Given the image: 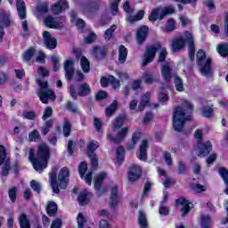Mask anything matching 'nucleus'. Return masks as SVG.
Segmentation results:
<instances>
[{"mask_svg": "<svg viewBox=\"0 0 228 228\" xmlns=\"http://www.w3.org/2000/svg\"><path fill=\"white\" fill-rule=\"evenodd\" d=\"M109 83L117 90V88H120V82L117 80L113 76L109 77Z\"/></svg>", "mask_w": 228, "mask_h": 228, "instance_id": "13d9d810", "label": "nucleus"}, {"mask_svg": "<svg viewBox=\"0 0 228 228\" xmlns=\"http://www.w3.org/2000/svg\"><path fill=\"white\" fill-rule=\"evenodd\" d=\"M28 138L30 142H37V140L40 138V133H38L37 130H34L29 133Z\"/></svg>", "mask_w": 228, "mask_h": 228, "instance_id": "680f3d73", "label": "nucleus"}, {"mask_svg": "<svg viewBox=\"0 0 228 228\" xmlns=\"http://www.w3.org/2000/svg\"><path fill=\"white\" fill-rule=\"evenodd\" d=\"M0 24L5 28H8V26H10V16H8V14H1Z\"/></svg>", "mask_w": 228, "mask_h": 228, "instance_id": "09e8293b", "label": "nucleus"}, {"mask_svg": "<svg viewBox=\"0 0 228 228\" xmlns=\"http://www.w3.org/2000/svg\"><path fill=\"white\" fill-rule=\"evenodd\" d=\"M87 169H88V167L86 166V163L81 162L78 167V172H79L81 178H83L85 176V174H86Z\"/></svg>", "mask_w": 228, "mask_h": 228, "instance_id": "5fc2aeb1", "label": "nucleus"}, {"mask_svg": "<svg viewBox=\"0 0 228 228\" xmlns=\"http://www.w3.org/2000/svg\"><path fill=\"white\" fill-rule=\"evenodd\" d=\"M174 65L172 63L168 62L166 63L161 69V74L165 81L168 82L172 78V69Z\"/></svg>", "mask_w": 228, "mask_h": 228, "instance_id": "412c9836", "label": "nucleus"}, {"mask_svg": "<svg viewBox=\"0 0 228 228\" xmlns=\"http://www.w3.org/2000/svg\"><path fill=\"white\" fill-rule=\"evenodd\" d=\"M202 115L203 117H207V118H209V117H213V108L204 107L202 109Z\"/></svg>", "mask_w": 228, "mask_h": 228, "instance_id": "bf43d9fd", "label": "nucleus"}, {"mask_svg": "<svg viewBox=\"0 0 228 228\" xmlns=\"http://www.w3.org/2000/svg\"><path fill=\"white\" fill-rule=\"evenodd\" d=\"M43 40L46 49H56L57 41L56 38L51 37L49 31H45L43 33Z\"/></svg>", "mask_w": 228, "mask_h": 228, "instance_id": "ddd939ff", "label": "nucleus"}, {"mask_svg": "<svg viewBox=\"0 0 228 228\" xmlns=\"http://www.w3.org/2000/svg\"><path fill=\"white\" fill-rule=\"evenodd\" d=\"M106 178V173H102L98 175L97 178L94 181V189L96 191L101 190V186L102 185V181Z\"/></svg>", "mask_w": 228, "mask_h": 228, "instance_id": "f704fd0d", "label": "nucleus"}, {"mask_svg": "<svg viewBox=\"0 0 228 228\" xmlns=\"http://www.w3.org/2000/svg\"><path fill=\"white\" fill-rule=\"evenodd\" d=\"M37 83L39 86V89L37 90V97H39L43 104H49V101H56V94H54L53 90L47 87V81L37 79Z\"/></svg>", "mask_w": 228, "mask_h": 228, "instance_id": "39448f33", "label": "nucleus"}, {"mask_svg": "<svg viewBox=\"0 0 228 228\" xmlns=\"http://www.w3.org/2000/svg\"><path fill=\"white\" fill-rule=\"evenodd\" d=\"M127 59V48L121 45L118 47V61L120 63H125L126 60Z\"/></svg>", "mask_w": 228, "mask_h": 228, "instance_id": "c85d7f7f", "label": "nucleus"}, {"mask_svg": "<svg viewBox=\"0 0 228 228\" xmlns=\"http://www.w3.org/2000/svg\"><path fill=\"white\" fill-rule=\"evenodd\" d=\"M87 149V154H94L99 149V142L97 141H90Z\"/></svg>", "mask_w": 228, "mask_h": 228, "instance_id": "ea45409f", "label": "nucleus"}, {"mask_svg": "<svg viewBox=\"0 0 228 228\" xmlns=\"http://www.w3.org/2000/svg\"><path fill=\"white\" fill-rule=\"evenodd\" d=\"M63 67L67 81H72L74 78V61L67 60Z\"/></svg>", "mask_w": 228, "mask_h": 228, "instance_id": "f8f14e48", "label": "nucleus"}, {"mask_svg": "<svg viewBox=\"0 0 228 228\" xmlns=\"http://www.w3.org/2000/svg\"><path fill=\"white\" fill-rule=\"evenodd\" d=\"M51 127H53V120L52 119H50L45 123L43 129H42V134H47V133H49V129H51Z\"/></svg>", "mask_w": 228, "mask_h": 228, "instance_id": "6e6d98bb", "label": "nucleus"}, {"mask_svg": "<svg viewBox=\"0 0 228 228\" xmlns=\"http://www.w3.org/2000/svg\"><path fill=\"white\" fill-rule=\"evenodd\" d=\"M217 53L223 58L228 55V44H222L217 45Z\"/></svg>", "mask_w": 228, "mask_h": 228, "instance_id": "c9c22d12", "label": "nucleus"}, {"mask_svg": "<svg viewBox=\"0 0 228 228\" xmlns=\"http://www.w3.org/2000/svg\"><path fill=\"white\" fill-rule=\"evenodd\" d=\"M20 228H31V223L28 218V216L24 213L20 214L18 217Z\"/></svg>", "mask_w": 228, "mask_h": 228, "instance_id": "bb28decb", "label": "nucleus"}, {"mask_svg": "<svg viewBox=\"0 0 228 228\" xmlns=\"http://www.w3.org/2000/svg\"><path fill=\"white\" fill-rule=\"evenodd\" d=\"M210 225H211V216H201V227L209 228Z\"/></svg>", "mask_w": 228, "mask_h": 228, "instance_id": "de8ad7c7", "label": "nucleus"}, {"mask_svg": "<svg viewBox=\"0 0 228 228\" xmlns=\"http://www.w3.org/2000/svg\"><path fill=\"white\" fill-rule=\"evenodd\" d=\"M8 195L10 200L15 202V200H17V187H12L8 191Z\"/></svg>", "mask_w": 228, "mask_h": 228, "instance_id": "603ef678", "label": "nucleus"}, {"mask_svg": "<svg viewBox=\"0 0 228 228\" xmlns=\"http://www.w3.org/2000/svg\"><path fill=\"white\" fill-rule=\"evenodd\" d=\"M192 190L196 193H202V191H206V186H204L200 183H195L192 185Z\"/></svg>", "mask_w": 228, "mask_h": 228, "instance_id": "4d7b16f0", "label": "nucleus"}, {"mask_svg": "<svg viewBox=\"0 0 228 228\" xmlns=\"http://www.w3.org/2000/svg\"><path fill=\"white\" fill-rule=\"evenodd\" d=\"M35 55V48L31 47L23 53V60L27 63L31 61V58Z\"/></svg>", "mask_w": 228, "mask_h": 228, "instance_id": "e433bc0d", "label": "nucleus"}, {"mask_svg": "<svg viewBox=\"0 0 228 228\" xmlns=\"http://www.w3.org/2000/svg\"><path fill=\"white\" fill-rule=\"evenodd\" d=\"M44 22L47 28H53V29H61L63 28V22L58 21V19H54L53 16L45 18Z\"/></svg>", "mask_w": 228, "mask_h": 228, "instance_id": "2eb2a0df", "label": "nucleus"}, {"mask_svg": "<svg viewBox=\"0 0 228 228\" xmlns=\"http://www.w3.org/2000/svg\"><path fill=\"white\" fill-rule=\"evenodd\" d=\"M174 29H175V20H169L167 21V27L165 28V31L170 32V31H174Z\"/></svg>", "mask_w": 228, "mask_h": 228, "instance_id": "69168bd1", "label": "nucleus"}, {"mask_svg": "<svg viewBox=\"0 0 228 228\" xmlns=\"http://www.w3.org/2000/svg\"><path fill=\"white\" fill-rule=\"evenodd\" d=\"M142 177V167L139 165L133 164L128 169V180L131 183L138 181Z\"/></svg>", "mask_w": 228, "mask_h": 228, "instance_id": "9d476101", "label": "nucleus"}, {"mask_svg": "<svg viewBox=\"0 0 228 228\" xmlns=\"http://www.w3.org/2000/svg\"><path fill=\"white\" fill-rule=\"evenodd\" d=\"M117 158L118 161H124V147H118L117 149Z\"/></svg>", "mask_w": 228, "mask_h": 228, "instance_id": "774afa93", "label": "nucleus"}, {"mask_svg": "<svg viewBox=\"0 0 228 228\" xmlns=\"http://www.w3.org/2000/svg\"><path fill=\"white\" fill-rule=\"evenodd\" d=\"M148 33H149V27L147 26H142L137 30L136 42L137 44H139V45H142V44L145 42Z\"/></svg>", "mask_w": 228, "mask_h": 228, "instance_id": "a211bd4d", "label": "nucleus"}, {"mask_svg": "<svg viewBox=\"0 0 228 228\" xmlns=\"http://www.w3.org/2000/svg\"><path fill=\"white\" fill-rule=\"evenodd\" d=\"M67 8H69L67 1L61 0L52 6V12L54 15H58V13H61V12H63V10H67Z\"/></svg>", "mask_w": 228, "mask_h": 228, "instance_id": "aec40b11", "label": "nucleus"}, {"mask_svg": "<svg viewBox=\"0 0 228 228\" xmlns=\"http://www.w3.org/2000/svg\"><path fill=\"white\" fill-rule=\"evenodd\" d=\"M46 211L49 216H54V215H56V212L58 211V205H56V203L53 201L48 202Z\"/></svg>", "mask_w": 228, "mask_h": 228, "instance_id": "7c9ffc66", "label": "nucleus"}, {"mask_svg": "<svg viewBox=\"0 0 228 228\" xmlns=\"http://www.w3.org/2000/svg\"><path fill=\"white\" fill-rule=\"evenodd\" d=\"M57 168H53L50 173L49 183L54 193H60V188L65 190L69 183V168L63 167L60 170L58 179L56 180Z\"/></svg>", "mask_w": 228, "mask_h": 228, "instance_id": "7ed1b4c3", "label": "nucleus"}, {"mask_svg": "<svg viewBox=\"0 0 228 228\" xmlns=\"http://www.w3.org/2000/svg\"><path fill=\"white\" fill-rule=\"evenodd\" d=\"M184 45H186V39L183 37H176L172 41L171 49L173 53H177L181 51Z\"/></svg>", "mask_w": 228, "mask_h": 228, "instance_id": "f3484780", "label": "nucleus"}, {"mask_svg": "<svg viewBox=\"0 0 228 228\" xmlns=\"http://www.w3.org/2000/svg\"><path fill=\"white\" fill-rule=\"evenodd\" d=\"M140 134H134L132 136V145L128 147L129 150L134 149V145L140 142Z\"/></svg>", "mask_w": 228, "mask_h": 228, "instance_id": "e2e57ef3", "label": "nucleus"}, {"mask_svg": "<svg viewBox=\"0 0 228 228\" xmlns=\"http://www.w3.org/2000/svg\"><path fill=\"white\" fill-rule=\"evenodd\" d=\"M116 29H117V25H112L110 28L105 30V33L103 36L104 38L106 40H111V38H113V33L115 32Z\"/></svg>", "mask_w": 228, "mask_h": 228, "instance_id": "a19ab883", "label": "nucleus"}, {"mask_svg": "<svg viewBox=\"0 0 228 228\" xmlns=\"http://www.w3.org/2000/svg\"><path fill=\"white\" fill-rule=\"evenodd\" d=\"M72 129V126L70 125V122L69 121H64L63 128H62V133L64 136L67 138L70 136V131Z\"/></svg>", "mask_w": 228, "mask_h": 228, "instance_id": "c03bdc74", "label": "nucleus"}, {"mask_svg": "<svg viewBox=\"0 0 228 228\" xmlns=\"http://www.w3.org/2000/svg\"><path fill=\"white\" fill-rule=\"evenodd\" d=\"M30 187L32 188V190H34V191H36L37 193H40V191H42V184H40V183L32 180L30 182Z\"/></svg>", "mask_w": 228, "mask_h": 228, "instance_id": "3c124183", "label": "nucleus"}, {"mask_svg": "<svg viewBox=\"0 0 228 228\" xmlns=\"http://www.w3.org/2000/svg\"><path fill=\"white\" fill-rule=\"evenodd\" d=\"M194 138L198 140V149H199V156L200 158H204V156H208L209 152L213 150V145L211 144V142H207L206 143L202 142V131L201 130H196L194 134Z\"/></svg>", "mask_w": 228, "mask_h": 228, "instance_id": "0eeeda50", "label": "nucleus"}, {"mask_svg": "<svg viewBox=\"0 0 228 228\" xmlns=\"http://www.w3.org/2000/svg\"><path fill=\"white\" fill-rule=\"evenodd\" d=\"M110 207L112 209H117L120 204V196L118 195V186L113 185L110 189V197L109 200Z\"/></svg>", "mask_w": 228, "mask_h": 228, "instance_id": "1a4fd4ad", "label": "nucleus"}, {"mask_svg": "<svg viewBox=\"0 0 228 228\" xmlns=\"http://www.w3.org/2000/svg\"><path fill=\"white\" fill-rule=\"evenodd\" d=\"M77 222L78 228H85L87 219L86 217H85V216L82 213H79L77 217Z\"/></svg>", "mask_w": 228, "mask_h": 228, "instance_id": "79ce46f5", "label": "nucleus"}, {"mask_svg": "<svg viewBox=\"0 0 228 228\" xmlns=\"http://www.w3.org/2000/svg\"><path fill=\"white\" fill-rule=\"evenodd\" d=\"M184 38L187 40L189 45V57L191 60H193V58H195V45L193 44L191 33L185 31Z\"/></svg>", "mask_w": 228, "mask_h": 228, "instance_id": "dca6fc26", "label": "nucleus"}, {"mask_svg": "<svg viewBox=\"0 0 228 228\" xmlns=\"http://www.w3.org/2000/svg\"><path fill=\"white\" fill-rule=\"evenodd\" d=\"M51 61L53 65L54 72H58V70H60V59L57 56H52Z\"/></svg>", "mask_w": 228, "mask_h": 228, "instance_id": "864d4df0", "label": "nucleus"}, {"mask_svg": "<svg viewBox=\"0 0 228 228\" xmlns=\"http://www.w3.org/2000/svg\"><path fill=\"white\" fill-rule=\"evenodd\" d=\"M51 158V149L49 145L45 143H41L38 146L37 158H35V150L30 149L28 152V159L33 165L34 169L37 172L42 173L45 168H47V164Z\"/></svg>", "mask_w": 228, "mask_h": 228, "instance_id": "f257e3e1", "label": "nucleus"}, {"mask_svg": "<svg viewBox=\"0 0 228 228\" xmlns=\"http://www.w3.org/2000/svg\"><path fill=\"white\" fill-rule=\"evenodd\" d=\"M174 12V6L172 5L167 7H158L152 10L151 14L149 16V20H151V22L158 20V19L161 20L162 19H165L167 15H172Z\"/></svg>", "mask_w": 228, "mask_h": 228, "instance_id": "6e6552de", "label": "nucleus"}, {"mask_svg": "<svg viewBox=\"0 0 228 228\" xmlns=\"http://www.w3.org/2000/svg\"><path fill=\"white\" fill-rule=\"evenodd\" d=\"M143 15H145V12L141 10L135 16H130L128 20L129 22H136L137 20H142L143 19Z\"/></svg>", "mask_w": 228, "mask_h": 228, "instance_id": "a18cd8bd", "label": "nucleus"}, {"mask_svg": "<svg viewBox=\"0 0 228 228\" xmlns=\"http://www.w3.org/2000/svg\"><path fill=\"white\" fill-rule=\"evenodd\" d=\"M22 118L27 120H35L37 118V113L35 111L25 110L22 113Z\"/></svg>", "mask_w": 228, "mask_h": 228, "instance_id": "49530a36", "label": "nucleus"}, {"mask_svg": "<svg viewBox=\"0 0 228 228\" xmlns=\"http://www.w3.org/2000/svg\"><path fill=\"white\" fill-rule=\"evenodd\" d=\"M92 54L97 60H101V58H104V54H106V47L104 46H94L92 50Z\"/></svg>", "mask_w": 228, "mask_h": 228, "instance_id": "a878e982", "label": "nucleus"}, {"mask_svg": "<svg viewBox=\"0 0 228 228\" xmlns=\"http://www.w3.org/2000/svg\"><path fill=\"white\" fill-rule=\"evenodd\" d=\"M53 116V109L51 107H46L44 114H43V120H47L49 117Z\"/></svg>", "mask_w": 228, "mask_h": 228, "instance_id": "338daca9", "label": "nucleus"}, {"mask_svg": "<svg viewBox=\"0 0 228 228\" xmlns=\"http://www.w3.org/2000/svg\"><path fill=\"white\" fill-rule=\"evenodd\" d=\"M193 111V105L188 101H183L182 106L175 109L173 113V127L175 131L181 133L184 129V122L191 120L190 113Z\"/></svg>", "mask_w": 228, "mask_h": 228, "instance_id": "f03ea898", "label": "nucleus"}, {"mask_svg": "<svg viewBox=\"0 0 228 228\" xmlns=\"http://www.w3.org/2000/svg\"><path fill=\"white\" fill-rule=\"evenodd\" d=\"M80 10L83 12V13H91V12L99 10V4L95 2L84 3L81 4Z\"/></svg>", "mask_w": 228, "mask_h": 228, "instance_id": "6ab92c4d", "label": "nucleus"}, {"mask_svg": "<svg viewBox=\"0 0 228 228\" xmlns=\"http://www.w3.org/2000/svg\"><path fill=\"white\" fill-rule=\"evenodd\" d=\"M124 126V118H117L114 123V131L120 129Z\"/></svg>", "mask_w": 228, "mask_h": 228, "instance_id": "0e129e2a", "label": "nucleus"}, {"mask_svg": "<svg viewBox=\"0 0 228 228\" xmlns=\"http://www.w3.org/2000/svg\"><path fill=\"white\" fill-rule=\"evenodd\" d=\"M4 159H6V148H4L3 145H0V165L4 163Z\"/></svg>", "mask_w": 228, "mask_h": 228, "instance_id": "052dcab7", "label": "nucleus"}, {"mask_svg": "<svg viewBox=\"0 0 228 228\" xmlns=\"http://www.w3.org/2000/svg\"><path fill=\"white\" fill-rule=\"evenodd\" d=\"M91 92L92 90L88 84H80L77 87V95L80 97H86V95H90Z\"/></svg>", "mask_w": 228, "mask_h": 228, "instance_id": "393cba45", "label": "nucleus"}, {"mask_svg": "<svg viewBox=\"0 0 228 228\" xmlns=\"http://www.w3.org/2000/svg\"><path fill=\"white\" fill-rule=\"evenodd\" d=\"M158 174L159 175H162L163 177H166V180L164 181L163 184L165 188H168V186L172 184V179L167 175V171H165V169L159 168Z\"/></svg>", "mask_w": 228, "mask_h": 228, "instance_id": "473e14b6", "label": "nucleus"}, {"mask_svg": "<svg viewBox=\"0 0 228 228\" xmlns=\"http://www.w3.org/2000/svg\"><path fill=\"white\" fill-rule=\"evenodd\" d=\"M88 158H90L91 159V165H92V168L93 170H95V168H97L98 167V160H97V156L95 155V153H88Z\"/></svg>", "mask_w": 228, "mask_h": 228, "instance_id": "8fccbe9b", "label": "nucleus"}, {"mask_svg": "<svg viewBox=\"0 0 228 228\" xmlns=\"http://www.w3.org/2000/svg\"><path fill=\"white\" fill-rule=\"evenodd\" d=\"M129 131V127L126 126L120 129V131L117 134V138H113L111 134H108L107 138L110 142H113V143H120L122 140H125L126 136H127V133Z\"/></svg>", "mask_w": 228, "mask_h": 228, "instance_id": "4468645a", "label": "nucleus"}, {"mask_svg": "<svg viewBox=\"0 0 228 228\" xmlns=\"http://www.w3.org/2000/svg\"><path fill=\"white\" fill-rule=\"evenodd\" d=\"M80 65L85 74H88V72H90V61H88V59H86V57L85 56L81 57Z\"/></svg>", "mask_w": 228, "mask_h": 228, "instance_id": "72a5a7b5", "label": "nucleus"}, {"mask_svg": "<svg viewBox=\"0 0 228 228\" xmlns=\"http://www.w3.org/2000/svg\"><path fill=\"white\" fill-rule=\"evenodd\" d=\"M190 204L191 203H190L184 198H179L175 200V208H181L182 216H186V215L190 213V210L191 209Z\"/></svg>", "mask_w": 228, "mask_h": 228, "instance_id": "9b49d317", "label": "nucleus"}, {"mask_svg": "<svg viewBox=\"0 0 228 228\" xmlns=\"http://www.w3.org/2000/svg\"><path fill=\"white\" fill-rule=\"evenodd\" d=\"M138 224L141 228L149 227V223H147V216H145V212H143L142 210L139 211Z\"/></svg>", "mask_w": 228, "mask_h": 228, "instance_id": "c756f323", "label": "nucleus"}, {"mask_svg": "<svg viewBox=\"0 0 228 228\" xmlns=\"http://www.w3.org/2000/svg\"><path fill=\"white\" fill-rule=\"evenodd\" d=\"M175 86L178 92H183V90H184L183 79L179 77V76H175Z\"/></svg>", "mask_w": 228, "mask_h": 228, "instance_id": "37998d69", "label": "nucleus"}, {"mask_svg": "<svg viewBox=\"0 0 228 228\" xmlns=\"http://www.w3.org/2000/svg\"><path fill=\"white\" fill-rule=\"evenodd\" d=\"M142 81H144V83H146L147 85H152V83L156 81V77H154V76H152L151 72L146 71L142 76Z\"/></svg>", "mask_w": 228, "mask_h": 228, "instance_id": "4c0bfd02", "label": "nucleus"}, {"mask_svg": "<svg viewBox=\"0 0 228 228\" xmlns=\"http://www.w3.org/2000/svg\"><path fill=\"white\" fill-rule=\"evenodd\" d=\"M151 99V93H146L142 96L138 106V111H143L145 107L149 105V100Z\"/></svg>", "mask_w": 228, "mask_h": 228, "instance_id": "cd10ccee", "label": "nucleus"}, {"mask_svg": "<svg viewBox=\"0 0 228 228\" xmlns=\"http://www.w3.org/2000/svg\"><path fill=\"white\" fill-rule=\"evenodd\" d=\"M90 199H92V193L85 190L78 195V204L80 206H86L90 202Z\"/></svg>", "mask_w": 228, "mask_h": 228, "instance_id": "5701e85b", "label": "nucleus"}, {"mask_svg": "<svg viewBox=\"0 0 228 228\" xmlns=\"http://www.w3.org/2000/svg\"><path fill=\"white\" fill-rule=\"evenodd\" d=\"M160 50L159 61L163 62L165 60H167V48L161 47V44L157 43L153 45H150L146 48L142 65L145 67L147 63H151V61H154V58L156 57V53Z\"/></svg>", "mask_w": 228, "mask_h": 228, "instance_id": "20e7f679", "label": "nucleus"}, {"mask_svg": "<svg viewBox=\"0 0 228 228\" xmlns=\"http://www.w3.org/2000/svg\"><path fill=\"white\" fill-rule=\"evenodd\" d=\"M16 8L20 19H26V4H24L23 0H17Z\"/></svg>", "mask_w": 228, "mask_h": 228, "instance_id": "b1692460", "label": "nucleus"}, {"mask_svg": "<svg viewBox=\"0 0 228 228\" xmlns=\"http://www.w3.org/2000/svg\"><path fill=\"white\" fill-rule=\"evenodd\" d=\"M118 108V103L117 102V100H114L113 102L107 107L105 113L107 117H111V115H113V113H115V111H117Z\"/></svg>", "mask_w": 228, "mask_h": 228, "instance_id": "2f4dec72", "label": "nucleus"}, {"mask_svg": "<svg viewBox=\"0 0 228 228\" xmlns=\"http://www.w3.org/2000/svg\"><path fill=\"white\" fill-rule=\"evenodd\" d=\"M219 174H220L222 179H224L225 184H227L225 193H226V195H228V170L224 167H221V168H219Z\"/></svg>", "mask_w": 228, "mask_h": 228, "instance_id": "58836bf2", "label": "nucleus"}, {"mask_svg": "<svg viewBox=\"0 0 228 228\" xmlns=\"http://www.w3.org/2000/svg\"><path fill=\"white\" fill-rule=\"evenodd\" d=\"M197 64L201 76H211V58H206V53L202 50L197 53Z\"/></svg>", "mask_w": 228, "mask_h": 228, "instance_id": "423d86ee", "label": "nucleus"}, {"mask_svg": "<svg viewBox=\"0 0 228 228\" xmlns=\"http://www.w3.org/2000/svg\"><path fill=\"white\" fill-rule=\"evenodd\" d=\"M149 148V140L145 139L142 142L139 149V159L145 161L147 159V149Z\"/></svg>", "mask_w": 228, "mask_h": 228, "instance_id": "4be33fe9", "label": "nucleus"}]
</instances>
